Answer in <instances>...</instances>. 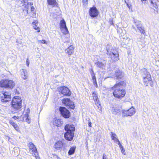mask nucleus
<instances>
[{"instance_id": "1", "label": "nucleus", "mask_w": 159, "mask_h": 159, "mask_svg": "<svg viewBox=\"0 0 159 159\" xmlns=\"http://www.w3.org/2000/svg\"><path fill=\"white\" fill-rule=\"evenodd\" d=\"M125 86V82L122 81L116 84L114 86V91L113 94L115 97L120 98L124 96L125 94V91L123 88Z\"/></svg>"}, {"instance_id": "2", "label": "nucleus", "mask_w": 159, "mask_h": 159, "mask_svg": "<svg viewBox=\"0 0 159 159\" xmlns=\"http://www.w3.org/2000/svg\"><path fill=\"white\" fill-rule=\"evenodd\" d=\"M11 111L12 113H16L20 110L22 107V100L18 96H15L11 102Z\"/></svg>"}, {"instance_id": "3", "label": "nucleus", "mask_w": 159, "mask_h": 159, "mask_svg": "<svg viewBox=\"0 0 159 159\" xmlns=\"http://www.w3.org/2000/svg\"><path fill=\"white\" fill-rule=\"evenodd\" d=\"M107 54L112 60L116 61L119 60V54L116 49L113 48L111 46L108 45L107 46Z\"/></svg>"}, {"instance_id": "4", "label": "nucleus", "mask_w": 159, "mask_h": 159, "mask_svg": "<svg viewBox=\"0 0 159 159\" xmlns=\"http://www.w3.org/2000/svg\"><path fill=\"white\" fill-rule=\"evenodd\" d=\"M143 72L142 77L143 78V82L144 85L148 86V84L152 87L153 86V82L152 81L151 76L150 73L146 69L142 70Z\"/></svg>"}, {"instance_id": "5", "label": "nucleus", "mask_w": 159, "mask_h": 159, "mask_svg": "<svg viewBox=\"0 0 159 159\" xmlns=\"http://www.w3.org/2000/svg\"><path fill=\"white\" fill-rule=\"evenodd\" d=\"M15 85L14 82L8 79L3 80L0 81V87L12 89Z\"/></svg>"}, {"instance_id": "6", "label": "nucleus", "mask_w": 159, "mask_h": 159, "mask_svg": "<svg viewBox=\"0 0 159 159\" xmlns=\"http://www.w3.org/2000/svg\"><path fill=\"white\" fill-rule=\"evenodd\" d=\"M149 2L150 3V8L153 10L152 12L155 15L157 14L158 12L159 1L157 0H149Z\"/></svg>"}, {"instance_id": "7", "label": "nucleus", "mask_w": 159, "mask_h": 159, "mask_svg": "<svg viewBox=\"0 0 159 159\" xmlns=\"http://www.w3.org/2000/svg\"><path fill=\"white\" fill-rule=\"evenodd\" d=\"M133 21L134 25L132 26L133 29L136 30V27L141 33L144 34L145 32L144 28L142 26L141 22L134 19Z\"/></svg>"}, {"instance_id": "8", "label": "nucleus", "mask_w": 159, "mask_h": 159, "mask_svg": "<svg viewBox=\"0 0 159 159\" xmlns=\"http://www.w3.org/2000/svg\"><path fill=\"white\" fill-rule=\"evenodd\" d=\"M61 115L65 118H68L70 116V112L65 107H61L59 108Z\"/></svg>"}, {"instance_id": "9", "label": "nucleus", "mask_w": 159, "mask_h": 159, "mask_svg": "<svg viewBox=\"0 0 159 159\" xmlns=\"http://www.w3.org/2000/svg\"><path fill=\"white\" fill-rule=\"evenodd\" d=\"M0 97V100L2 102H7L10 100L11 98V93L8 92H3Z\"/></svg>"}, {"instance_id": "10", "label": "nucleus", "mask_w": 159, "mask_h": 159, "mask_svg": "<svg viewBox=\"0 0 159 159\" xmlns=\"http://www.w3.org/2000/svg\"><path fill=\"white\" fill-rule=\"evenodd\" d=\"M58 90L60 93L64 96H70L71 94L69 89L66 87H60L58 88Z\"/></svg>"}, {"instance_id": "11", "label": "nucleus", "mask_w": 159, "mask_h": 159, "mask_svg": "<svg viewBox=\"0 0 159 159\" xmlns=\"http://www.w3.org/2000/svg\"><path fill=\"white\" fill-rule=\"evenodd\" d=\"M135 112V108L132 107L128 110H123L122 116H131L133 115Z\"/></svg>"}, {"instance_id": "12", "label": "nucleus", "mask_w": 159, "mask_h": 159, "mask_svg": "<svg viewBox=\"0 0 159 159\" xmlns=\"http://www.w3.org/2000/svg\"><path fill=\"white\" fill-rule=\"evenodd\" d=\"M63 104L70 108L73 109L75 108L74 102L71 101L70 98H64L62 100Z\"/></svg>"}, {"instance_id": "13", "label": "nucleus", "mask_w": 159, "mask_h": 159, "mask_svg": "<svg viewBox=\"0 0 159 159\" xmlns=\"http://www.w3.org/2000/svg\"><path fill=\"white\" fill-rule=\"evenodd\" d=\"M66 146V145L65 143L60 141L57 142L54 145V147L56 150L60 151L64 150Z\"/></svg>"}, {"instance_id": "14", "label": "nucleus", "mask_w": 159, "mask_h": 159, "mask_svg": "<svg viewBox=\"0 0 159 159\" xmlns=\"http://www.w3.org/2000/svg\"><path fill=\"white\" fill-rule=\"evenodd\" d=\"M89 14L90 16L92 18L96 17L98 15V10L96 7H91L89 10Z\"/></svg>"}, {"instance_id": "15", "label": "nucleus", "mask_w": 159, "mask_h": 159, "mask_svg": "<svg viewBox=\"0 0 159 159\" xmlns=\"http://www.w3.org/2000/svg\"><path fill=\"white\" fill-rule=\"evenodd\" d=\"M112 76L115 79H120L123 76V73L120 70L117 69L115 71V73Z\"/></svg>"}, {"instance_id": "16", "label": "nucleus", "mask_w": 159, "mask_h": 159, "mask_svg": "<svg viewBox=\"0 0 159 159\" xmlns=\"http://www.w3.org/2000/svg\"><path fill=\"white\" fill-rule=\"evenodd\" d=\"M29 148L30 149L32 150V152L34 153V154H33V156L36 158V159H39V158L38 157L37 151L34 144L32 143H30Z\"/></svg>"}, {"instance_id": "17", "label": "nucleus", "mask_w": 159, "mask_h": 159, "mask_svg": "<svg viewBox=\"0 0 159 159\" xmlns=\"http://www.w3.org/2000/svg\"><path fill=\"white\" fill-rule=\"evenodd\" d=\"M65 129L66 132H74L75 130V127L72 124H67L65 127Z\"/></svg>"}, {"instance_id": "18", "label": "nucleus", "mask_w": 159, "mask_h": 159, "mask_svg": "<svg viewBox=\"0 0 159 159\" xmlns=\"http://www.w3.org/2000/svg\"><path fill=\"white\" fill-rule=\"evenodd\" d=\"M74 134V132H66L64 134L65 138L66 140L71 141L73 139Z\"/></svg>"}, {"instance_id": "19", "label": "nucleus", "mask_w": 159, "mask_h": 159, "mask_svg": "<svg viewBox=\"0 0 159 159\" xmlns=\"http://www.w3.org/2000/svg\"><path fill=\"white\" fill-rule=\"evenodd\" d=\"M74 52V48L72 45L70 46L65 50V52L68 55L70 56Z\"/></svg>"}, {"instance_id": "20", "label": "nucleus", "mask_w": 159, "mask_h": 159, "mask_svg": "<svg viewBox=\"0 0 159 159\" xmlns=\"http://www.w3.org/2000/svg\"><path fill=\"white\" fill-rule=\"evenodd\" d=\"M111 110L112 113L113 114L119 115L120 114V109L119 107H111Z\"/></svg>"}, {"instance_id": "21", "label": "nucleus", "mask_w": 159, "mask_h": 159, "mask_svg": "<svg viewBox=\"0 0 159 159\" xmlns=\"http://www.w3.org/2000/svg\"><path fill=\"white\" fill-rule=\"evenodd\" d=\"M22 78L24 80L27 79L28 77V74L27 70L25 69H22L21 70Z\"/></svg>"}, {"instance_id": "22", "label": "nucleus", "mask_w": 159, "mask_h": 159, "mask_svg": "<svg viewBox=\"0 0 159 159\" xmlns=\"http://www.w3.org/2000/svg\"><path fill=\"white\" fill-rule=\"evenodd\" d=\"M53 123V125L57 126H59L63 123V121L61 119L54 118Z\"/></svg>"}, {"instance_id": "23", "label": "nucleus", "mask_w": 159, "mask_h": 159, "mask_svg": "<svg viewBox=\"0 0 159 159\" xmlns=\"http://www.w3.org/2000/svg\"><path fill=\"white\" fill-rule=\"evenodd\" d=\"M38 20H34L32 23V25L33 28L36 30H37V32H39L40 31V29L38 27L37 25H38Z\"/></svg>"}, {"instance_id": "24", "label": "nucleus", "mask_w": 159, "mask_h": 159, "mask_svg": "<svg viewBox=\"0 0 159 159\" xmlns=\"http://www.w3.org/2000/svg\"><path fill=\"white\" fill-rule=\"evenodd\" d=\"M60 27L61 29L67 28L66 23L64 20H62L60 23Z\"/></svg>"}, {"instance_id": "25", "label": "nucleus", "mask_w": 159, "mask_h": 159, "mask_svg": "<svg viewBox=\"0 0 159 159\" xmlns=\"http://www.w3.org/2000/svg\"><path fill=\"white\" fill-rule=\"evenodd\" d=\"M106 63L105 64H104L102 62L99 61H98L96 63V64L97 66L102 69H103L105 65H106Z\"/></svg>"}, {"instance_id": "26", "label": "nucleus", "mask_w": 159, "mask_h": 159, "mask_svg": "<svg viewBox=\"0 0 159 159\" xmlns=\"http://www.w3.org/2000/svg\"><path fill=\"white\" fill-rule=\"evenodd\" d=\"M49 5L55 6L56 5L57 2L56 0H47Z\"/></svg>"}, {"instance_id": "27", "label": "nucleus", "mask_w": 159, "mask_h": 159, "mask_svg": "<svg viewBox=\"0 0 159 159\" xmlns=\"http://www.w3.org/2000/svg\"><path fill=\"white\" fill-rule=\"evenodd\" d=\"M75 148L76 147L75 146L71 147L68 152V154L70 155L73 154L75 151Z\"/></svg>"}, {"instance_id": "28", "label": "nucleus", "mask_w": 159, "mask_h": 159, "mask_svg": "<svg viewBox=\"0 0 159 159\" xmlns=\"http://www.w3.org/2000/svg\"><path fill=\"white\" fill-rule=\"evenodd\" d=\"M111 137L112 140L114 141H116L118 142V140H119L117 138V135L115 133L112 132H111Z\"/></svg>"}, {"instance_id": "29", "label": "nucleus", "mask_w": 159, "mask_h": 159, "mask_svg": "<svg viewBox=\"0 0 159 159\" xmlns=\"http://www.w3.org/2000/svg\"><path fill=\"white\" fill-rule=\"evenodd\" d=\"M118 144L119 145L120 148L121 149V152L122 154H124V155H125V150L124 149L122 145L120 143V142L119 140H118Z\"/></svg>"}, {"instance_id": "30", "label": "nucleus", "mask_w": 159, "mask_h": 159, "mask_svg": "<svg viewBox=\"0 0 159 159\" xmlns=\"http://www.w3.org/2000/svg\"><path fill=\"white\" fill-rule=\"evenodd\" d=\"M10 123L16 130L17 131L19 130V128L18 125L17 124L12 121L10 122Z\"/></svg>"}, {"instance_id": "31", "label": "nucleus", "mask_w": 159, "mask_h": 159, "mask_svg": "<svg viewBox=\"0 0 159 159\" xmlns=\"http://www.w3.org/2000/svg\"><path fill=\"white\" fill-rule=\"evenodd\" d=\"M92 95L94 101H97V100L98 99L97 93L96 92H93Z\"/></svg>"}, {"instance_id": "32", "label": "nucleus", "mask_w": 159, "mask_h": 159, "mask_svg": "<svg viewBox=\"0 0 159 159\" xmlns=\"http://www.w3.org/2000/svg\"><path fill=\"white\" fill-rule=\"evenodd\" d=\"M95 102V104L97 105L98 107V109L99 110H100L101 109V106L99 102L98 99L97 101H94Z\"/></svg>"}, {"instance_id": "33", "label": "nucleus", "mask_w": 159, "mask_h": 159, "mask_svg": "<svg viewBox=\"0 0 159 159\" xmlns=\"http://www.w3.org/2000/svg\"><path fill=\"white\" fill-rule=\"evenodd\" d=\"M24 118H26V121L28 123L30 122V119L29 117V115L28 114H25Z\"/></svg>"}, {"instance_id": "34", "label": "nucleus", "mask_w": 159, "mask_h": 159, "mask_svg": "<svg viewBox=\"0 0 159 159\" xmlns=\"http://www.w3.org/2000/svg\"><path fill=\"white\" fill-rule=\"evenodd\" d=\"M91 76L92 77V81H95V80H96V77L94 74V73L93 71V70H92V72H91Z\"/></svg>"}, {"instance_id": "35", "label": "nucleus", "mask_w": 159, "mask_h": 159, "mask_svg": "<svg viewBox=\"0 0 159 159\" xmlns=\"http://www.w3.org/2000/svg\"><path fill=\"white\" fill-rule=\"evenodd\" d=\"M61 31L62 33L65 34H67L68 33V31L67 28L62 29Z\"/></svg>"}, {"instance_id": "36", "label": "nucleus", "mask_w": 159, "mask_h": 159, "mask_svg": "<svg viewBox=\"0 0 159 159\" xmlns=\"http://www.w3.org/2000/svg\"><path fill=\"white\" fill-rule=\"evenodd\" d=\"M63 40L64 43H69L70 42L69 38L67 36H66Z\"/></svg>"}, {"instance_id": "37", "label": "nucleus", "mask_w": 159, "mask_h": 159, "mask_svg": "<svg viewBox=\"0 0 159 159\" xmlns=\"http://www.w3.org/2000/svg\"><path fill=\"white\" fill-rule=\"evenodd\" d=\"M83 5L85 6L87 5L88 2V0H82Z\"/></svg>"}, {"instance_id": "38", "label": "nucleus", "mask_w": 159, "mask_h": 159, "mask_svg": "<svg viewBox=\"0 0 159 159\" xmlns=\"http://www.w3.org/2000/svg\"><path fill=\"white\" fill-rule=\"evenodd\" d=\"M102 159H108V158L106 155L103 154L102 156Z\"/></svg>"}, {"instance_id": "39", "label": "nucleus", "mask_w": 159, "mask_h": 159, "mask_svg": "<svg viewBox=\"0 0 159 159\" xmlns=\"http://www.w3.org/2000/svg\"><path fill=\"white\" fill-rule=\"evenodd\" d=\"M30 110L29 108H28L26 110V114H28L29 115L30 113Z\"/></svg>"}, {"instance_id": "40", "label": "nucleus", "mask_w": 159, "mask_h": 159, "mask_svg": "<svg viewBox=\"0 0 159 159\" xmlns=\"http://www.w3.org/2000/svg\"><path fill=\"white\" fill-rule=\"evenodd\" d=\"M29 64L30 62L29 61V60L28 58H27L26 60V65L28 67L29 66Z\"/></svg>"}, {"instance_id": "41", "label": "nucleus", "mask_w": 159, "mask_h": 159, "mask_svg": "<svg viewBox=\"0 0 159 159\" xmlns=\"http://www.w3.org/2000/svg\"><path fill=\"white\" fill-rule=\"evenodd\" d=\"M93 84L96 87H97L98 85L96 81V80H95V81H93Z\"/></svg>"}, {"instance_id": "42", "label": "nucleus", "mask_w": 159, "mask_h": 159, "mask_svg": "<svg viewBox=\"0 0 159 159\" xmlns=\"http://www.w3.org/2000/svg\"><path fill=\"white\" fill-rule=\"evenodd\" d=\"M15 120L17 119H19V117L18 116H14L12 117Z\"/></svg>"}, {"instance_id": "43", "label": "nucleus", "mask_w": 159, "mask_h": 159, "mask_svg": "<svg viewBox=\"0 0 159 159\" xmlns=\"http://www.w3.org/2000/svg\"><path fill=\"white\" fill-rule=\"evenodd\" d=\"M40 42H41V43H46V41L45 40H43L41 41H40Z\"/></svg>"}, {"instance_id": "44", "label": "nucleus", "mask_w": 159, "mask_h": 159, "mask_svg": "<svg viewBox=\"0 0 159 159\" xmlns=\"http://www.w3.org/2000/svg\"><path fill=\"white\" fill-rule=\"evenodd\" d=\"M141 1L144 4H145L146 3V1L147 0H141Z\"/></svg>"}, {"instance_id": "45", "label": "nucleus", "mask_w": 159, "mask_h": 159, "mask_svg": "<svg viewBox=\"0 0 159 159\" xmlns=\"http://www.w3.org/2000/svg\"><path fill=\"white\" fill-rule=\"evenodd\" d=\"M34 9V7L32 6L31 7V11H33Z\"/></svg>"}, {"instance_id": "46", "label": "nucleus", "mask_w": 159, "mask_h": 159, "mask_svg": "<svg viewBox=\"0 0 159 159\" xmlns=\"http://www.w3.org/2000/svg\"><path fill=\"white\" fill-rule=\"evenodd\" d=\"M88 125L89 127H91V123L90 122L89 123Z\"/></svg>"}, {"instance_id": "47", "label": "nucleus", "mask_w": 159, "mask_h": 159, "mask_svg": "<svg viewBox=\"0 0 159 159\" xmlns=\"http://www.w3.org/2000/svg\"><path fill=\"white\" fill-rule=\"evenodd\" d=\"M127 6L129 9L130 8V6L129 4L127 3Z\"/></svg>"}, {"instance_id": "48", "label": "nucleus", "mask_w": 159, "mask_h": 159, "mask_svg": "<svg viewBox=\"0 0 159 159\" xmlns=\"http://www.w3.org/2000/svg\"><path fill=\"white\" fill-rule=\"evenodd\" d=\"M21 2L22 3L23 2L24 3H25V0H21Z\"/></svg>"}, {"instance_id": "49", "label": "nucleus", "mask_w": 159, "mask_h": 159, "mask_svg": "<svg viewBox=\"0 0 159 159\" xmlns=\"http://www.w3.org/2000/svg\"><path fill=\"white\" fill-rule=\"evenodd\" d=\"M29 3H30V5H33L32 2H30L28 3V4H29Z\"/></svg>"}, {"instance_id": "50", "label": "nucleus", "mask_w": 159, "mask_h": 159, "mask_svg": "<svg viewBox=\"0 0 159 159\" xmlns=\"http://www.w3.org/2000/svg\"><path fill=\"white\" fill-rule=\"evenodd\" d=\"M124 34H125V33H126V31H125V30H124Z\"/></svg>"}, {"instance_id": "51", "label": "nucleus", "mask_w": 159, "mask_h": 159, "mask_svg": "<svg viewBox=\"0 0 159 159\" xmlns=\"http://www.w3.org/2000/svg\"><path fill=\"white\" fill-rule=\"evenodd\" d=\"M8 140L9 141H10V137H8Z\"/></svg>"}, {"instance_id": "52", "label": "nucleus", "mask_w": 159, "mask_h": 159, "mask_svg": "<svg viewBox=\"0 0 159 159\" xmlns=\"http://www.w3.org/2000/svg\"><path fill=\"white\" fill-rule=\"evenodd\" d=\"M38 157L39 158V159H39V157Z\"/></svg>"}]
</instances>
